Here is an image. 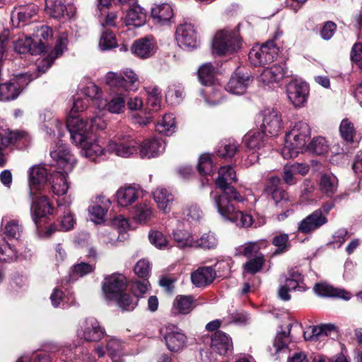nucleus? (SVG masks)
Masks as SVG:
<instances>
[{
	"label": "nucleus",
	"instance_id": "obj_1",
	"mask_svg": "<svg viewBox=\"0 0 362 362\" xmlns=\"http://www.w3.org/2000/svg\"><path fill=\"white\" fill-rule=\"evenodd\" d=\"M107 126L104 115H95L85 120L81 115H69L66 127L72 142L81 148L83 156L90 160L105 154L100 138L96 136L95 130H103Z\"/></svg>",
	"mask_w": 362,
	"mask_h": 362
},
{
	"label": "nucleus",
	"instance_id": "obj_2",
	"mask_svg": "<svg viewBox=\"0 0 362 362\" xmlns=\"http://www.w3.org/2000/svg\"><path fill=\"white\" fill-rule=\"evenodd\" d=\"M311 129L304 122H296L293 128L286 133L285 143L281 149V155L285 159L296 157L300 151L305 150L306 142L310 138Z\"/></svg>",
	"mask_w": 362,
	"mask_h": 362
},
{
	"label": "nucleus",
	"instance_id": "obj_3",
	"mask_svg": "<svg viewBox=\"0 0 362 362\" xmlns=\"http://www.w3.org/2000/svg\"><path fill=\"white\" fill-rule=\"evenodd\" d=\"M236 173L230 165H224L219 168L218 177L215 180L216 186L222 190V194L217 195L212 192L211 198L214 201V197H223L226 199H233L241 202L243 201L242 196L238 192L231 184L236 182Z\"/></svg>",
	"mask_w": 362,
	"mask_h": 362
},
{
	"label": "nucleus",
	"instance_id": "obj_4",
	"mask_svg": "<svg viewBox=\"0 0 362 362\" xmlns=\"http://www.w3.org/2000/svg\"><path fill=\"white\" fill-rule=\"evenodd\" d=\"M233 199H226L223 197H214V205L218 214L238 226L249 227L252 223V218L247 214L236 211L230 203Z\"/></svg>",
	"mask_w": 362,
	"mask_h": 362
},
{
	"label": "nucleus",
	"instance_id": "obj_5",
	"mask_svg": "<svg viewBox=\"0 0 362 362\" xmlns=\"http://www.w3.org/2000/svg\"><path fill=\"white\" fill-rule=\"evenodd\" d=\"M104 148L105 153L108 152L122 158H129L137 153L139 144L129 135L118 133L109 140Z\"/></svg>",
	"mask_w": 362,
	"mask_h": 362
},
{
	"label": "nucleus",
	"instance_id": "obj_6",
	"mask_svg": "<svg viewBox=\"0 0 362 362\" xmlns=\"http://www.w3.org/2000/svg\"><path fill=\"white\" fill-rule=\"evenodd\" d=\"M30 141L29 135L23 131H11L6 125L0 121V166H4L6 163L5 150L11 144H17L23 146Z\"/></svg>",
	"mask_w": 362,
	"mask_h": 362
},
{
	"label": "nucleus",
	"instance_id": "obj_7",
	"mask_svg": "<svg viewBox=\"0 0 362 362\" xmlns=\"http://www.w3.org/2000/svg\"><path fill=\"white\" fill-rule=\"evenodd\" d=\"M240 37L236 31L220 30L214 36L212 49L219 55L230 54L240 48Z\"/></svg>",
	"mask_w": 362,
	"mask_h": 362
},
{
	"label": "nucleus",
	"instance_id": "obj_8",
	"mask_svg": "<svg viewBox=\"0 0 362 362\" xmlns=\"http://www.w3.org/2000/svg\"><path fill=\"white\" fill-rule=\"evenodd\" d=\"M105 80L110 87L123 89L126 91H136L139 83L137 75L129 69L123 70L119 74L108 72Z\"/></svg>",
	"mask_w": 362,
	"mask_h": 362
},
{
	"label": "nucleus",
	"instance_id": "obj_9",
	"mask_svg": "<svg viewBox=\"0 0 362 362\" xmlns=\"http://www.w3.org/2000/svg\"><path fill=\"white\" fill-rule=\"evenodd\" d=\"M279 48L272 40L260 47H254L249 52V59L254 66H260L272 63L276 57Z\"/></svg>",
	"mask_w": 362,
	"mask_h": 362
},
{
	"label": "nucleus",
	"instance_id": "obj_10",
	"mask_svg": "<svg viewBox=\"0 0 362 362\" xmlns=\"http://www.w3.org/2000/svg\"><path fill=\"white\" fill-rule=\"evenodd\" d=\"M50 156L56 162L57 168L65 173L71 172L76 163V158L70 151L69 146L62 141L56 144L50 152Z\"/></svg>",
	"mask_w": 362,
	"mask_h": 362
},
{
	"label": "nucleus",
	"instance_id": "obj_11",
	"mask_svg": "<svg viewBox=\"0 0 362 362\" xmlns=\"http://www.w3.org/2000/svg\"><path fill=\"white\" fill-rule=\"evenodd\" d=\"M243 141L247 146V151L250 153L245 160L246 164L252 165L255 163L257 162L259 155L262 154L260 151L266 147L264 132L250 131L245 135Z\"/></svg>",
	"mask_w": 362,
	"mask_h": 362
},
{
	"label": "nucleus",
	"instance_id": "obj_12",
	"mask_svg": "<svg viewBox=\"0 0 362 362\" xmlns=\"http://www.w3.org/2000/svg\"><path fill=\"white\" fill-rule=\"evenodd\" d=\"M337 328L334 324H322L317 326H310L306 329L303 333L304 338L306 341H311L317 344L318 349H321L324 346V343L327 337L334 339L337 336Z\"/></svg>",
	"mask_w": 362,
	"mask_h": 362
},
{
	"label": "nucleus",
	"instance_id": "obj_13",
	"mask_svg": "<svg viewBox=\"0 0 362 362\" xmlns=\"http://www.w3.org/2000/svg\"><path fill=\"white\" fill-rule=\"evenodd\" d=\"M33 79L28 74H21L11 81L0 85V100L16 99L23 88Z\"/></svg>",
	"mask_w": 362,
	"mask_h": 362
},
{
	"label": "nucleus",
	"instance_id": "obj_14",
	"mask_svg": "<svg viewBox=\"0 0 362 362\" xmlns=\"http://www.w3.org/2000/svg\"><path fill=\"white\" fill-rule=\"evenodd\" d=\"M105 341V347L102 344L96 346L94 349L95 354L99 358H102L107 353L113 362H118L121 357L126 354L125 343L117 337L108 335L106 336Z\"/></svg>",
	"mask_w": 362,
	"mask_h": 362
},
{
	"label": "nucleus",
	"instance_id": "obj_15",
	"mask_svg": "<svg viewBox=\"0 0 362 362\" xmlns=\"http://www.w3.org/2000/svg\"><path fill=\"white\" fill-rule=\"evenodd\" d=\"M78 337L89 342L100 341L105 335V329L94 317L86 318L77 332Z\"/></svg>",
	"mask_w": 362,
	"mask_h": 362
},
{
	"label": "nucleus",
	"instance_id": "obj_16",
	"mask_svg": "<svg viewBox=\"0 0 362 362\" xmlns=\"http://www.w3.org/2000/svg\"><path fill=\"white\" fill-rule=\"evenodd\" d=\"M126 278L122 274H112L105 278L103 284V291L105 297L108 300L118 298L124 291Z\"/></svg>",
	"mask_w": 362,
	"mask_h": 362
},
{
	"label": "nucleus",
	"instance_id": "obj_17",
	"mask_svg": "<svg viewBox=\"0 0 362 362\" xmlns=\"http://www.w3.org/2000/svg\"><path fill=\"white\" fill-rule=\"evenodd\" d=\"M286 93L291 103L296 107H301L307 102L309 86L305 82L293 80L286 86Z\"/></svg>",
	"mask_w": 362,
	"mask_h": 362
},
{
	"label": "nucleus",
	"instance_id": "obj_18",
	"mask_svg": "<svg viewBox=\"0 0 362 362\" xmlns=\"http://www.w3.org/2000/svg\"><path fill=\"white\" fill-rule=\"evenodd\" d=\"M35 192L30 196L33 199L30 206V214L33 221L38 228L40 219L51 215L53 211V206L51 204L48 197L35 196Z\"/></svg>",
	"mask_w": 362,
	"mask_h": 362
},
{
	"label": "nucleus",
	"instance_id": "obj_19",
	"mask_svg": "<svg viewBox=\"0 0 362 362\" xmlns=\"http://www.w3.org/2000/svg\"><path fill=\"white\" fill-rule=\"evenodd\" d=\"M166 148L165 141L158 136L144 139L140 144L139 155L141 158H153L162 155Z\"/></svg>",
	"mask_w": 362,
	"mask_h": 362
},
{
	"label": "nucleus",
	"instance_id": "obj_20",
	"mask_svg": "<svg viewBox=\"0 0 362 362\" xmlns=\"http://www.w3.org/2000/svg\"><path fill=\"white\" fill-rule=\"evenodd\" d=\"M160 332L170 351H178L185 346L187 337L177 327L169 325L162 328Z\"/></svg>",
	"mask_w": 362,
	"mask_h": 362
},
{
	"label": "nucleus",
	"instance_id": "obj_21",
	"mask_svg": "<svg viewBox=\"0 0 362 362\" xmlns=\"http://www.w3.org/2000/svg\"><path fill=\"white\" fill-rule=\"evenodd\" d=\"M327 218L322 210H315L298 223V231L303 234H310L327 223Z\"/></svg>",
	"mask_w": 362,
	"mask_h": 362
},
{
	"label": "nucleus",
	"instance_id": "obj_22",
	"mask_svg": "<svg viewBox=\"0 0 362 362\" xmlns=\"http://www.w3.org/2000/svg\"><path fill=\"white\" fill-rule=\"evenodd\" d=\"M252 81L253 78L249 73L238 70L230 77L226 90L233 94H243Z\"/></svg>",
	"mask_w": 362,
	"mask_h": 362
},
{
	"label": "nucleus",
	"instance_id": "obj_23",
	"mask_svg": "<svg viewBox=\"0 0 362 362\" xmlns=\"http://www.w3.org/2000/svg\"><path fill=\"white\" fill-rule=\"evenodd\" d=\"M1 235L4 240L14 241L20 244V238L23 231V226L19 220L3 218L1 221Z\"/></svg>",
	"mask_w": 362,
	"mask_h": 362
},
{
	"label": "nucleus",
	"instance_id": "obj_24",
	"mask_svg": "<svg viewBox=\"0 0 362 362\" xmlns=\"http://www.w3.org/2000/svg\"><path fill=\"white\" fill-rule=\"evenodd\" d=\"M176 40L180 46L194 48L198 45L197 35L192 25H180L176 30Z\"/></svg>",
	"mask_w": 362,
	"mask_h": 362
},
{
	"label": "nucleus",
	"instance_id": "obj_25",
	"mask_svg": "<svg viewBox=\"0 0 362 362\" xmlns=\"http://www.w3.org/2000/svg\"><path fill=\"white\" fill-rule=\"evenodd\" d=\"M156 42L153 36H146L134 41L132 45V52L137 57L146 59L154 54Z\"/></svg>",
	"mask_w": 362,
	"mask_h": 362
},
{
	"label": "nucleus",
	"instance_id": "obj_26",
	"mask_svg": "<svg viewBox=\"0 0 362 362\" xmlns=\"http://www.w3.org/2000/svg\"><path fill=\"white\" fill-rule=\"evenodd\" d=\"M71 204V199L69 197L57 200L58 211L62 214L60 221V228L64 231L73 229L76 224L74 216L70 211Z\"/></svg>",
	"mask_w": 362,
	"mask_h": 362
},
{
	"label": "nucleus",
	"instance_id": "obj_27",
	"mask_svg": "<svg viewBox=\"0 0 362 362\" xmlns=\"http://www.w3.org/2000/svg\"><path fill=\"white\" fill-rule=\"evenodd\" d=\"M47 168L44 165L33 166L29 173L30 196H33L34 190L40 189L42 186L49 182V175Z\"/></svg>",
	"mask_w": 362,
	"mask_h": 362
},
{
	"label": "nucleus",
	"instance_id": "obj_28",
	"mask_svg": "<svg viewBox=\"0 0 362 362\" xmlns=\"http://www.w3.org/2000/svg\"><path fill=\"white\" fill-rule=\"evenodd\" d=\"M211 348L220 355H226L233 350L232 339L226 333L218 331L211 335Z\"/></svg>",
	"mask_w": 362,
	"mask_h": 362
},
{
	"label": "nucleus",
	"instance_id": "obj_29",
	"mask_svg": "<svg viewBox=\"0 0 362 362\" xmlns=\"http://www.w3.org/2000/svg\"><path fill=\"white\" fill-rule=\"evenodd\" d=\"M132 215L136 222L145 224L154 217V209L151 202L145 201L134 206Z\"/></svg>",
	"mask_w": 362,
	"mask_h": 362
},
{
	"label": "nucleus",
	"instance_id": "obj_30",
	"mask_svg": "<svg viewBox=\"0 0 362 362\" xmlns=\"http://www.w3.org/2000/svg\"><path fill=\"white\" fill-rule=\"evenodd\" d=\"M67 175L63 170L54 171L49 175V183L54 194L61 196L67 192L69 188Z\"/></svg>",
	"mask_w": 362,
	"mask_h": 362
},
{
	"label": "nucleus",
	"instance_id": "obj_31",
	"mask_svg": "<svg viewBox=\"0 0 362 362\" xmlns=\"http://www.w3.org/2000/svg\"><path fill=\"white\" fill-rule=\"evenodd\" d=\"M216 278L215 269L211 267H202L192 273L191 280L197 287L206 286Z\"/></svg>",
	"mask_w": 362,
	"mask_h": 362
},
{
	"label": "nucleus",
	"instance_id": "obj_32",
	"mask_svg": "<svg viewBox=\"0 0 362 362\" xmlns=\"http://www.w3.org/2000/svg\"><path fill=\"white\" fill-rule=\"evenodd\" d=\"M261 127L264 134L272 136L278 135L283 127L281 115H263Z\"/></svg>",
	"mask_w": 362,
	"mask_h": 362
},
{
	"label": "nucleus",
	"instance_id": "obj_33",
	"mask_svg": "<svg viewBox=\"0 0 362 362\" xmlns=\"http://www.w3.org/2000/svg\"><path fill=\"white\" fill-rule=\"evenodd\" d=\"M37 11L36 5L31 4L23 6H20L17 11L16 8L11 13V21L13 25L18 27L21 23L25 24Z\"/></svg>",
	"mask_w": 362,
	"mask_h": 362
},
{
	"label": "nucleus",
	"instance_id": "obj_34",
	"mask_svg": "<svg viewBox=\"0 0 362 362\" xmlns=\"http://www.w3.org/2000/svg\"><path fill=\"white\" fill-rule=\"evenodd\" d=\"M313 290L315 294L321 297H337L344 300L351 298L350 293L343 289L334 288L326 283L316 284Z\"/></svg>",
	"mask_w": 362,
	"mask_h": 362
},
{
	"label": "nucleus",
	"instance_id": "obj_35",
	"mask_svg": "<svg viewBox=\"0 0 362 362\" xmlns=\"http://www.w3.org/2000/svg\"><path fill=\"white\" fill-rule=\"evenodd\" d=\"M153 197L158 208L164 214L170 211V205L173 203L174 197L173 194L163 187H157L153 192Z\"/></svg>",
	"mask_w": 362,
	"mask_h": 362
},
{
	"label": "nucleus",
	"instance_id": "obj_36",
	"mask_svg": "<svg viewBox=\"0 0 362 362\" xmlns=\"http://www.w3.org/2000/svg\"><path fill=\"white\" fill-rule=\"evenodd\" d=\"M173 17V11L168 4L155 5L151 8V18L156 24L164 25Z\"/></svg>",
	"mask_w": 362,
	"mask_h": 362
},
{
	"label": "nucleus",
	"instance_id": "obj_37",
	"mask_svg": "<svg viewBox=\"0 0 362 362\" xmlns=\"http://www.w3.org/2000/svg\"><path fill=\"white\" fill-rule=\"evenodd\" d=\"M146 21V14L144 8L139 5L134 4L127 11L125 23L127 25L139 27L143 25Z\"/></svg>",
	"mask_w": 362,
	"mask_h": 362
},
{
	"label": "nucleus",
	"instance_id": "obj_38",
	"mask_svg": "<svg viewBox=\"0 0 362 362\" xmlns=\"http://www.w3.org/2000/svg\"><path fill=\"white\" fill-rule=\"evenodd\" d=\"M155 128L158 134L170 136L177 129L175 118L173 115H160L156 121Z\"/></svg>",
	"mask_w": 362,
	"mask_h": 362
},
{
	"label": "nucleus",
	"instance_id": "obj_39",
	"mask_svg": "<svg viewBox=\"0 0 362 362\" xmlns=\"http://www.w3.org/2000/svg\"><path fill=\"white\" fill-rule=\"evenodd\" d=\"M139 193V189L135 187H120L116 193L117 203L121 206H128L138 199Z\"/></svg>",
	"mask_w": 362,
	"mask_h": 362
},
{
	"label": "nucleus",
	"instance_id": "obj_40",
	"mask_svg": "<svg viewBox=\"0 0 362 362\" xmlns=\"http://www.w3.org/2000/svg\"><path fill=\"white\" fill-rule=\"evenodd\" d=\"M199 81L206 86L214 85L217 75L216 67L210 62L200 66L197 71Z\"/></svg>",
	"mask_w": 362,
	"mask_h": 362
},
{
	"label": "nucleus",
	"instance_id": "obj_41",
	"mask_svg": "<svg viewBox=\"0 0 362 362\" xmlns=\"http://www.w3.org/2000/svg\"><path fill=\"white\" fill-rule=\"evenodd\" d=\"M194 299L190 296H177L173 303L172 313L174 315H187L194 308Z\"/></svg>",
	"mask_w": 362,
	"mask_h": 362
},
{
	"label": "nucleus",
	"instance_id": "obj_42",
	"mask_svg": "<svg viewBox=\"0 0 362 362\" xmlns=\"http://www.w3.org/2000/svg\"><path fill=\"white\" fill-rule=\"evenodd\" d=\"M320 190L327 197L336 193L338 187V179L332 173L322 174L319 180Z\"/></svg>",
	"mask_w": 362,
	"mask_h": 362
},
{
	"label": "nucleus",
	"instance_id": "obj_43",
	"mask_svg": "<svg viewBox=\"0 0 362 362\" xmlns=\"http://www.w3.org/2000/svg\"><path fill=\"white\" fill-rule=\"evenodd\" d=\"M126 100L123 95L117 94L110 102L106 100H101L98 105L100 110H107L110 113H120L125 107Z\"/></svg>",
	"mask_w": 362,
	"mask_h": 362
},
{
	"label": "nucleus",
	"instance_id": "obj_44",
	"mask_svg": "<svg viewBox=\"0 0 362 362\" xmlns=\"http://www.w3.org/2000/svg\"><path fill=\"white\" fill-rule=\"evenodd\" d=\"M100 201L103 204V206L98 204H94L88 208L90 218L95 223H100L105 221L107 208L110 204V202L108 199L103 197V199H100Z\"/></svg>",
	"mask_w": 362,
	"mask_h": 362
},
{
	"label": "nucleus",
	"instance_id": "obj_45",
	"mask_svg": "<svg viewBox=\"0 0 362 362\" xmlns=\"http://www.w3.org/2000/svg\"><path fill=\"white\" fill-rule=\"evenodd\" d=\"M284 71L279 65H273L263 70L259 76V80L264 84L275 83L283 78Z\"/></svg>",
	"mask_w": 362,
	"mask_h": 362
},
{
	"label": "nucleus",
	"instance_id": "obj_46",
	"mask_svg": "<svg viewBox=\"0 0 362 362\" xmlns=\"http://www.w3.org/2000/svg\"><path fill=\"white\" fill-rule=\"evenodd\" d=\"M291 327L292 324H289L287 325V330L281 331L277 333L272 347L269 348V351L272 354H279L287 349V346L290 341L289 332Z\"/></svg>",
	"mask_w": 362,
	"mask_h": 362
},
{
	"label": "nucleus",
	"instance_id": "obj_47",
	"mask_svg": "<svg viewBox=\"0 0 362 362\" xmlns=\"http://www.w3.org/2000/svg\"><path fill=\"white\" fill-rule=\"evenodd\" d=\"M8 240H4L0 244V262H12L17 259L20 244L9 243Z\"/></svg>",
	"mask_w": 362,
	"mask_h": 362
},
{
	"label": "nucleus",
	"instance_id": "obj_48",
	"mask_svg": "<svg viewBox=\"0 0 362 362\" xmlns=\"http://www.w3.org/2000/svg\"><path fill=\"white\" fill-rule=\"evenodd\" d=\"M173 238L180 248L194 247L195 239L186 230H175L173 233Z\"/></svg>",
	"mask_w": 362,
	"mask_h": 362
},
{
	"label": "nucleus",
	"instance_id": "obj_49",
	"mask_svg": "<svg viewBox=\"0 0 362 362\" xmlns=\"http://www.w3.org/2000/svg\"><path fill=\"white\" fill-rule=\"evenodd\" d=\"M218 244V238L215 233L208 231L204 233L199 238L195 239L194 247L203 250H214Z\"/></svg>",
	"mask_w": 362,
	"mask_h": 362
},
{
	"label": "nucleus",
	"instance_id": "obj_50",
	"mask_svg": "<svg viewBox=\"0 0 362 362\" xmlns=\"http://www.w3.org/2000/svg\"><path fill=\"white\" fill-rule=\"evenodd\" d=\"M329 144L323 136L314 137L306 146L305 151H308L316 155H324L329 151Z\"/></svg>",
	"mask_w": 362,
	"mask_h": 362
},
{
	"label": "nucleus",
	"instance_id": "obj_51",
	"mask_svg": "<svg viewBox=\"0 0 362 362\" xmlns=\"http://www.w3.org/2000/svg\"><path fill=\"white\" fill-rule=\"evenodd\" d=\"M285 283L294 291H304L307 289L305 284H303V276L297 269H291L288 271Z\"/></svg>",
	"mask_w": 362,
	"mask_h": 362
},
{
	"label": "nucleus",
	"instance_id": "obj_52",
	"mask_svg": "<svg viewBox=\"0 0 362 362\" xmlns=\"http://www.w3.org/2000/svg\"><path fill=\"white\" fill-rule=\"evenodd\" d=\"M185 96L183 86L173 84L168 88L165 100L170 105H177L182 103Z\"/></svg>",
	"mask_w": 362,
	"mask_h": 362
},
{
	"label": "nucleus",
	"instance_id": "obj_53",
	"mask_svg": "<svg viewBox=\"0 0 362 362\" xmlns=\"http://www.w3.org/2000/svg\"><path fill=\"white\" fill-rule=\"evenodd\" d=\"M239 145L233 139H226L221 141L217 148L216 152L221 158H231L238 151Z\"/></svg>",
	"mask_w": 362,
	"mask_h": 362
},
{
	"label": "nucleus",
	"instance_id": "obj_54",
	"mask_svg": "<svg viewBox=\"0 0 362 362\" xmlns=\"http://www.w3.org/2000/svg\"><path fill=\"white\" fill-rule=\"evenodd\" d=\"M147 94V103L151 111L158 112L160 109L161 92L156 86L145 88Z\"/></svg>",
	"mask_w": 362,
	"mask_h": 362
},
{
	"label": "nucleus",
	"instance_id": "obj_55",
	"mask_svg": "<svg viewBox=\"0 0 362 362\" xmlns=\"http://www.w3.org/2000/svg\"><path fill=\"white\" fill-rule=\"evenodd\" d=\"M45 9L53 18L64 16L66 7L62 0H45Z\"/></svg>",
	"mask_w": 362,
	"mask_h": 362
},
{
	"label": "nucleus",
	"instance_id": "obj_56",
	"mask_svg": "<svg viewBox=\"0 0 362 362\" xmlns=\"http://www.w3.org/2000/svg\"><path fill=\"white\" fill-rule=\"evenodd\" d=\"M279 177H272L270 180L272 186L268 187L267 189L268 192L271 193L272 197L276 203H279L283 200H287L286 192L283 189L274 186V185L279 182Z\"/></svg>",
	"mask_w": 362,
	"mask_h": 362
},
{
	"label": "nucleus",
	"instance_id": "obj_57",
	"mask_svg": "<svg viewBox=\"0 0 362 362\" xmlns=\"http://www.w3.org/2000/svg\"><path fill=\"white\" fill-rule=\"evenodd\" d=\"M197 168L202 175H211L213 174V164L210 154L204 153L200 156Z\"/></svg>",
	"mask_w": 362,
	"mask_h": 362
},
{
	"label": "nucleus",
	"instance_id": "obj_58",
	"mask_svg": "<svg viewBox=\"0 0 362 362\" xmlns=\"http://www.w3.org/2000/svg\"><path fill=\"white\" fill-rule=\"evenodd\" d=\"M206 95V101L210 105H218L221 102V88L219 86L214 85L208 86V88L204 90Z\"/></svg>",
	"mask_w": 362,
	"mask_h": 362
},
{
	"label": "nucleus",
	"instance_id": "obj_59",
	"mask_svg": "<svg viewBox=\"0 0 362 362\" xmlns=\"http://www.w3.org/2000/svg\"><path fill=\"white\" fill-rule=\"evenodd\" d=\"M339 131L342 138L347 142H353L356 131L354 124L347 119L341 121Z\"/></svg>",
	"mask_w": 362,
	"mask_h": 362
},
{
	"label": "nucleus",
	"instance_id": "obj_60",
	"mask_svg": "<svg viewBox=\"0 0 362 362\" xmlns=\"http://www.w3.org/2000/svg\"><path fill=\"white\" fill-rule=\"evenodd\" d=\"M185 219L189 222H197L202 216V211L197 204L187 205L183 211Z\"/></svg>",
	"mask_w": 362,
	"mask_h": 362
},
{
	"label": "nucleus",
	"instance_id": "obj_61",
	"mask_svg": "<svg viewBox=\"0 0 362 362\" xmlns=\"http://www.w3.org/2000/svg\"><path fill=\"white\" fill-rule=\"evenodd\" d=\"M272 244L277 247L275 254H281L288 250L290 245L286 233L276 235L273 238Z\"/></svg>",
	"mask_w": 362,
	"mask_h": 362
},
{
	"label": "nucleus",
	"instance_id": "obj_62",
	"mask_svg": "<svg viewBox=\"0 0 362 362\" xmlns=\"http://www.w3.org/2000/svg\"><path fill=\"white\" fill-rule=\"evenodd\" d=\"M117 45L116 38L112 31H103L99 41V46L102 50L110 49Z\"/></svg>",
	"mask_w": 362,
	"mask_h": 362
},
{
	"label": "nucleus",
	"instance_id": "obj_63",
	"mask_svg": "<svg viewBox=\"0 0 362 362\" xmlns=\"http://www.w3.org/2000/svg\"><path fill=\"white\" fill-rule=\"evenodd\" d=\"M114 301H116L119 307L122 310L131 311L133 310L136 305L137 302L134 300L129 295L124 293V291L121 293V296L115 299Z\"/></svg>",
	"mask_w": 362,
	"mask_h": 362
},
{
	"label": "nucleus",
	"instance_id": "obj_64",
	"mask_svg": "<svg viewBox=\"0 0 362 362\" xmlns=\"http://www.w3.org/2000/svg\"><path fill=\"white\" fill-rule=\"evenodd\" d=\"M264 262L262 255H258L250 259L244 265L245 271L250 274H255L260 271Z\"/></svg>",
	"mask_w": 362,
	"mask_h": 362
}]
</instances>
